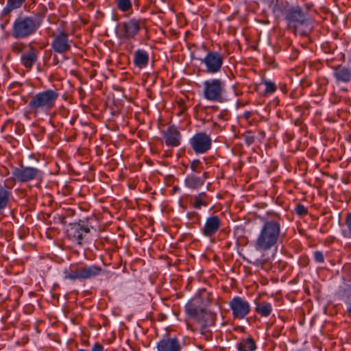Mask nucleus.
Instances as JSON below:
<instances>
[{
    "label": "nucleus",
    "instance_id": "36",
    "mask_svg": "<svg viewBox=\"0 0 351 351\" xmlns=\"http://www.w3.org/2000/svg\"><path fill=\"white\" fill-rule=\"evenodd\" d=\"M187 217L189 219L195 221L199 220L200 218L199 215L196 212H191L187 213Z\"/></svg>",
    "mask_w": 351,
    "mask_h": 351
},
{
    "label": "nucleus",
    "instance_id": "40",
    "mask_svg": "<svg viewBox=\"0 0 351 351\" xmlns=\"http://www.w3.org/2000/svg\"><path fill=\"white\" fill-rule=\"evenodd\" d=\"M228 110H223L221 111L219 114H218V117L219 119H221L223 120H227L228 119Z\"/></svg>",
    "mask_w": 351,
    "mask_h": 351
},
{
    "label": "nucleus",
    "instance_id": "25",
    "mask_svg": "<svg viewBox=\"0 0 351 351\" xmlns=\"http://www.w3.org/2000/svg\"><path fill=\"white\" fill-rule=\"evenodd\" d=\"M272 310L271 304L265 301L257 303L255 308V311L262 317H268L271 313Z\"/></svg>",
    "mask_w": 351,
    "mask_h": 351
},
{
    "label": "nucleus",
    "instance_id": "35",
    "mask_svg": "<svg viewBox=\"0 0 351 351\" xmlns=\"http://www.w3.org/2000/svg\"><path fill=\"white\" fill-rule=\"evenodd\" d=\"M295 213L300 215H305L307 213L308 211L307 208L302 204L297 205V206L295 208Z\"/></svg>",
    "mask_w": 351,
    "mask_h": 351
},
{
    "label": "nucleus",
    "instance_id": "4",
    "mask_svg": "<svg viewBox=\"0 0 351 351\" xmlns=\"http://www.w3.org/2000/svg\"><path fill=\"white\" fill-rule=\"evenodd\" d=\"M58 97V93L51 89L39 92L32 97L27 106L34 113L47 111L55 106Z\"/></svg>",
    "mask_w": 351,
    "mask_h": 351
},
{
    "label": "nucleus",
    "instance_id": "30",
    "mask_svg": "<svg viewBox=\"0 0 351 351\" xmlns=\"http://www.w3.org/2000/svg\"><path fill=\"white\" fill-rule=\"evenodd\" d=\"M25 47V45L20 42H14L11 45L12 51L16 53L22 52Z\"/></svg>",
    "mask_w": 351,
    "mask_h": 351
},
{
    "label": "nucleus",
    "instance_id": "29",
    "mask_svg": "<svg viewBox=\"0 0 351 351\" xmlns=\"http://www.w3.org/2000/svg\"><path fill=\"white\" fill-rule=\"evenodd\" d=\"M117 5L118 8L123 12L129 10L132 6L130 0H117Z\"/></svg>",
    "mask_w": 351,
    "mask_h": 351
},
{
    "label": "nucleus",
    "instance_id": "34",
    "mask_svg": "<svg viewBox=\"0 0 351 351\" xmlns=\"http://www.w3.org/2000/svg\"><path fill=\"white\" fill-rule=\"evenodd\" d=\"M244 139L245 143L250 145L254 142L255 138L250 132H247L244 134Z\"/></svg>",
    "mask_w": 351,
    "mask_h": 351
},
{
    "label": "nucleus",
    "instance_id": "42",
    "mask_svg": "<svg viewBox=\"0 0 351 351\" xmlns=\"http://www.w3.org/2000/svg\"><path fill=\"white\" fill-rule=\"evenodd\" d=\"M138 350H139L138 347L137 348L136 346H133V351H138Z\"/></svg>",
    "mask_w": 351,
    "mask_h": 351
},
{
    "label": "nucleus",
    "instance_id": "13",
    "mask_svg": "<svg viewBox=\"0 0 351 351\" xmlns=\"http://www.w3.org/2000/svg\"><path fill=\"white\" fill-rule=\"evenodd\" d=\"M221 225V221L218 216H210L206 219L204 227L201 229V232L205 237H210L217 233Z\"/></svg>",
    "mask_w": 351,
    "mask_h": 351
},
{
    "label": "nucleus",
    "instance_id": "2",
    "mask_svg": "<svg viewBox=\"0 0 351 351\" xmlns=\"http://www.w3.org/2000/svg\"><path fill=\"white\" fill-rule=\"evenodd\" d=\"M281 237V227L279 222L270 220L262 226L254 241V247L260 252H267L276 248Z\"/></svg>",
    "mask_w": 351,
    "mask_h": 351
},
{
    "label": "nucleus",
    "instance_id": "33",
    "mask_svg": "<svg viewBox=\"0 0 351 351\" xmlns=\"http://www.w3.org/2000/svg\"><path fill=\"white\" fill-rule=\"evenodd\" d=\"M313 258L317 263H322L324 262V256L323 253L320 251L314 252Z\"/></svg>",
    "mask_w": 351,
    "mask_h": 351
},
{
    "label": "nucleus",
    "instance_id": "26",
    "mask_svg": "<svg viewBox=\"0 0 351 351\" xmlns=\"http://www.w3.org/2000/svg\"><path fill=\"white\" fill-rule=\"evenodd\" d=\"M237 347L239 351H254L256 348V343L251 337L243 339L237 343Z\"/></svg>",
    "mask_w": 351,
    "mask_h": 351
},
{
    "label": "nucleus",
    "instance_id": "5",
    "mask_svg": "<svg viewBox=\"0 0 351 351\" xmlns=\"http://www.w3.org/2000/svg\"><path fill=\"white\" fill-rule=\"evenodd\" d=\"M226 93V82L220 78H212L203 82L204 97L210 101L221 102Z\"/></svg>",
    "mask_w": 351,
    "mask_h": 351
},
{
    "label": "nucleus",
    "instance_id": "21",
    "mask_svg": "<svg viewBox=\"0 0 351 351\" xmlns=\"http://www.w3.org/2000/svg\"><path fill=\"white\" fill-rule=\"evenodd\" d=\"M11 195V191L0 184V215L8 206Z\"/></svg>",
    "mask_w": 351,
    "mask_h": 351
},
{
    "label": "nucleus",
    "instance_id": "38",
    "mask_svg": "<svg viewBox=\"0 0 351 351\" xmlns=\"http://www.w3.org/2000/svg\"><path fill=\"white\" fill-rule=\"evenodd\" d=\"M267 262L266 258H256L253 263L256 265H263Z\"/></svg>",
    "mask_w": 351,
    "mask_h": 351
},
{
    "label": "nucleus",
    "instance_id": "20",
    "mask_svg": "<svg viewBox=\"0 0 351 351\" xmlns=\"http://www.w3.org/2000/svg\"><path fill=\"white\" fill-rule=\"evenodd\" d=\"M191 204L195 209L206 207L209 204V197L204 192L200 193L193 197Z\"/></svg>",
    "mask_w": 351,
    "mask_h": 351
},
{
    "label": "nucleus",
    "instance_id": "41",
    "mask_svg": "<svg viewBox=\"0 0 351 351\" xmlns=\"http://www.w3.org/2000/svg\"><path fill=\"white\" fill-rule=\"evenodd\" d=\"M137 148H138V149L136 150L137 156H139L142 153V149H141V148H138V147H137Z\"/></svg>",
    "mask_w": 351,
    "mask_h": 351
},
{
    "label": "nucleus",
    "instance_id": "14",
    "mask_svg": "<svg viewBox=\"0 0 351 351\" xmlns=\"http://www.w3.org/2000/svg\"><path fill=\"white\" fill-rule=\"evenodd\" d=\"M182 348L181 343L176 337L163 338L157 343L158 351H181Z\"/></svg>",
    "mask_w": 351,
    "mask_h": 351
},
{
    "label": "nucleus",
    "instance_id": "32",
    "mask_svg": "<svg viewBox=\"0 0 351 351\" xmlns=\"http://www.w3.org/2000/svg\"><path fill=\"white\" fill-rule=\"evenodd\" d=\"M202 168V162L199 160H194L191 162V169L193 171L199 173Z\"/></svg>",
    "mask_w": 351,
    "mask_h": 351
},
{
    "label": "nucleus",
    "instance_id": "7",
    "mask_svg": "<svg viewBox=\"0 0 351 351\" xmlns=\"http://www.w3.org/2000/svg\"><path fill=\"white\" fill-rule=\"evenodd\" d=\"M202 64H204L205 71L210 74L219 73L223 65V56L217 51H209L204 58L199 59Z\"/></svg>",
    "mask_w": 351,
    "mask_h": 351
},
{
    "label": "nucleus",
    "instance_id": "1",
    "mask_svg": "<svg viewBox=\"0 0 351 351\" xmlns=\"http://www.w3.org/2000/svg\"><path fill=\"white\" fill-rule=\"evenodd\" d=\"M188 316L197 322L201 326V334L206 336L207 339L211 337V334L206 328L213 326L215 323L216 315L208 311L202 305V299L196 297L191 300L185 306Z\"/></svg>",
    "mask_w": 351,
    "mask_h": 351
},
{
    "label": "nucleus",
    "instance_id": "12",
    "mask_svg": "<svg viewBox=\"0 0 351 351\" xmlns=\"http://www.w3.org/2000/svg\"><path fill=\"white\" fill-rule=\"evenodd\" d=\"M40 171L31 167H14L12 169V176L18 182H26L37 178Z\"/></svg>",
    "mask_w": 351,
    "mask_h": 351
},
{
    "label": "nucleus",
    "instance_id": "6",
    "mask_svg": "<svg viewBox=\"0 0 351 351\" xmlns=\"http://www.w3.org/2000/svg\"><path fill=\"white\" fill-rule=\"evenodd\" d=\"M285 19L288 27L296 31L299 27L308 25V17L299 6L292 7L287 10Z\"/></svg>",
    "mask_w": 351,
    "mask_h": 351
},
{
    "label": "nucleus",
    "instance_id": "16",
    "mask_svg": "<svg viewBox=\"0 0 351 351\" xmlns=\"http://www.w3.org/2000/svg\"><path fill=\"white\" fill-rule=\"evenodd\" d=\"M149 60V56L147 51L138 49L134 52L133 63L135 67L143 69L148 65Z\"/></svg>",
    "mask_w": 351,
    "mask_h": 351
},
{
    "label": "nucleus",
    "instance_id": "23",
    "mask_svg": "<svg viewBox=\"0 0 351 351\" xmlns=\"http://www.w3.org/2000/svg\"><path fill=\"white\" fill-rule=\"evenodd\" d=\"M101 267L96 265L82 267V279H88L98 276L101 273Z\"/></svg>",
    "mask_w": 351,
    "mask_h": 351
},
{
    "label": "nucleus",
    "instance_id": "11",
    "mask_svg": "<svg viewBox=\"0 0 351 351\" xmlns=\"http://www.w3.org/2000/svg\"><path fill=\"white\" fill-rule=\"evenodd\" d=\"M90 232L88 226L84 224V222L74 223L69 224L67 228L68 237L78 245L82 243L84 237Z\"/></svg>",
    "mask_w": 351,
    "mask_h": 351
},
{
    "label": "nucleus",
    "instance_id": "37",
    "mask_svg": "<svg viewBox=\"0 0 351 351\" xmlns=\"http://www.w3.org/2000/svg\"><path fill=\"white\" fill-rule=\"evenodd\" d=\"M346 224L348 227L349 232L351 233V213L347 215L346 219Z\"/></svg>",
    "mask_w": 351,
    "mask_h": 351
},
{
    "label": "nucleus",
    "instance_id": "31",
    "mask_svg": "<svg viewBox=\"0 0 351 351\" xmlns=\"http://www.w3.org/2000/svg\"><path fill=\"white\" fill-rule=\"evenodd\" d=\"M265 86V93L271 94L276 90V85L274 82L270 81H266L264 82Z\"/></svg>",
    "mask_w": 351,
    "mask_h": 351
},
{
    "label": "nucleus",
    "instance_id": "39",
    "mask_svg": "<svg viewBox=\"0 0 351 351\" xmlns=\"http://www.w3.org/2000/svg\"><path fill=\"white\" fill-rule=\"evenodd\" d=\"M91 351H104V347L97 343L93 346Z\"/></svg>",
    "mask_w": 351,
    "mask_h": 351
},
{
    "label": "nucleus",
    "instance_id": "28",
    "mask_svg": "<svg viewBox=\"0 0 351 351\" xmlns=\"http://www.w3.org/2000/svg\"><path fill=\"white\" fill-rule=\"evenodd\" d=\"M140 31H143L144 33H146V29L144 23V21L133 20V36L138 33Z\"/></svg>",
    "mask_w": 351,
    "mask_h": 351
},
{
    "label": "nucleus",
    "instance_id": "44",
    "mask_svg": "<svg viewBox=\"0 0 351 351\" xmlns=\"http://www.w3.org/2000/svg\"><path fill=\"white\" fill-rule=\"evenodd\" d=\"M249 115H250V112H247L246 113V117H249Z\"/></svg>",
    "mask_w": 351,
    "mask_h": 351
},
{
    "label": "nucleus",
    "instance_id": "8",
    "mask_svg": "<svg viewBox=\"0 0 351 351\" xmlns=\"http://www.w3.org/2000/svg\"><path fill=\"white\" fill-rule=\"evenodd\" d=\"M189 143L195 154H204L211 148L212 139L206 133L199 132L190 139Z\"/></svg>",
    "mask_w": 351,
    "mask_h": 351
},
{
    "label": "nucleus",
    "instance_id": "45",
    "mask_svg": "<svg viewBox=\"0 0 351 351\" xmlns=\"http://www.w3.org/2000/svg\"><path fill=\"white\" fill-rule=\"evenodd\" d=\"M134 3H136V0H134Z\"/></svg>",
    "mask_w": 351,
    "mask_h": 351
},
{
    "label": "nucleus",
    "instance_id": "24",
    "mask_svg": "<svg viewBox=\"0 0 351 351\" xmlns=\"http://www.w3.org/2000/svg\"><path fill=\"white\" fill-rule=\"evenodd\" d=\"M204 180L200 177L189 175L184 181L185 185L191 189H197L204 184Z\"/></svg>",
    "mask_w": 351,
    "mask_h": 351
},
{
    "label": "nucleus",
    "instance_id": "15",
    "mask_svg": "<svg viewBox=\"0 0 351 351\" xmlns=\"http://www.w3.org/2000/svg\"><path fill=\"white\" fill-rule=\"evenodd\" d=\"M163 136L167 145L177 147L180 145V134L175 126H169L164 131Z\"/></svg>",
    "mask_w": 351,
    "mask_h": 351
},
{
    "label": "nucleus",
    "instance_id": "43",
    "mask_svg": "<svg viewBox=\"0 0 351 351\" xmlns=\"http://www.w3.org/2000/svg\"><path fill=\"white\" fill-rule=\"evenodd\" d=\"M206 175H207V173H206V172H204V178H206Z\"/></svg>",
    "mask_w": 351,
    "mask_h": 351
},
{
    "label": "nucleus",
    "instance_id": "19",
    "mask_svg": "<svg viewBox=\"0 0 351 351\" xmlns=\"http://www.w3.org/2000/svg\"><path fill=\"white\" fill-rule=\"evenodd\" d=\"M64 279L71 281L82 279V267L71 265L69 268L64 269Z\"/></svg>",
    "mask_w": 351,
    "mask_h": 351
},
{
    "label": "nucleus",
    "instance_id": "10",
    "mask_svg": "<svg viewBox=\"0 0 351 351\" xmlns=\"http://www.w3.org/2000/svg\"><path fill=\"white\" fill-rule=\"evenodd\" d=\"M232 315L234 318L243 319L250 311V305L249 302L239 296H235L229 303Z\"/></svg>",
    "mask_w": 351,
    "mask_h": 351
},
{
    "label": "nucleus",
    "instance_id": "3",
    "mask_svg": "<svg viewBox=\"0 0 351 351\" xmlns=\"http://www.w3.org/2000/svg\"><path fill=\"white\" fill-rule=\"evenodd\" d=\"M43 22L39 15L19 17L12 24V36L15 38H25L35 34Z\"/></svg>",
    "mask_w": 351,
    "mask_h": 351
},
{
    "label": "nucleus",
    "instance_id": "9",
    "mask_svg": "<svg viewBox=\"0 0 351 351\" xmlns=\"http://www.w3.org/2000/svg\"><path fill=\"white\" fill-rule=\"evenodd\" d=\"M71 43L69 34L63 30L58 29L57 33L53 35L51 47L55 52L62 54L70 50Z\"/></svg>",
    "mask_w": 351,
    "mask_h": 351
},
{
    "label": "nucleus",
    "instance_id": "27",
    "mask_svg": "<svg viewBox=\"0 0 351 351\" xmlns=\"http://www.w3.org/2000/svg\"><path fill=\"white\" fill-rule=\"evenodd\" d=\"M25 0H8L6 6L3 8L4 14H9L12 10L21 6Z\"/></svg>",
    "mask_w": 351,
    "mask_h": 351
},
{
    "label": "nucleus",
    "instance_id": "22",
    "mask_svg": "<svg viewBox=\"0 0 351 351\" xmlns=\"http://www.w3.org/2000/svg\"><path fill=\"white\" fill-rule=\"evenodd\" d=\"M117 34L121 39H130L132 35V21L120 23L118 26Z\"/></svg>",
    "mask_w": 351,
    "mask_h": 351
},
{
    "label": "nucleus",
    "instance_id": "18",
    "mask_svg": "<svg viewBox=\"0 0 351 351\" xmlns=\"http://www.w3.org/2000/svg\"><path fill=\"white\" fill-rule=\"evenodd\" d=\"M333 75L337 82H349L351 80V69L339 66L334 69Z\"/></svg>",
    "mask_w": 351,
    "mask_h": 351
},
{
    "label": "nucleus",
    "instance_id": "17",
    "mask_svg": "<svg viewBox=\"0 0 351 351\" xmlns=\"http://www.w3.org/2000/svg\"><path fill=\"white\" fill-rule=\"evenodd\" d=\"M37 58L36 49L31 47L27 51L22 54L21 62L26 69H30L37 61Z\"/></svg>",
    "mask_w": 351,
    "mask_h": 351
}]
</instances>
